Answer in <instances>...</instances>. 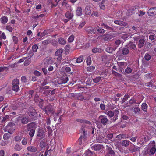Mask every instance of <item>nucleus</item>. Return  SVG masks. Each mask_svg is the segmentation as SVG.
Returning a JSON list of instances; mask_svg holds the SVG:
<instances>
[{"mask_svg": "<svg viewBox=\"0 0 156 156\" xmlns=\"http://www.w3.org/2000/svg\"><path fill=\"white\" fill-rule=\"evenodd\" d=\"M153 146L152 147L150 145V144L149 145V148H148L147 150L145 151L144 152V154L145 155L147 154H149V155H152L154 154L156 151V149L154 147L155 146V143L154 141H153L152 142Z\"/></svg>", "mask_w": 156, "mask_h": 156, "instance_id": "f257e3e1", "label": "nucleus"}, {"mask_svg": "<svg viewBox=\"0 0 156 156\" xmlns=\"http://www.w3.org/2000/svg\"><path fill=\"white\" fill-rule=\"evenodd\" d=\"M43 109L44 111L45 114L48 115L49 114L54 115L55 111V110L53 106L51 105L46 106Z\"/></svg>", "mask_w": 156, "mask_h": 156, "instance_id": "f03ea898", "label": "nucleus"}, {"mask_svg": "<svg viewBox=\"0 0 156 156\" xmlns=\"http://www.w3.org/2000/svg\"><path fill=\"white\" fill-rule=\"evenodd\" d=\"M12 90L18 92L20 90L19 80L17 79H14L12 82Z\"/></svg>", "mask_w": 156, "mask_h": 156, "instance_id": "7ed1b4c3", "label": "nucleus"}, {"mask_svg": "<svg viewBox=\"0 0 156 156\" xmlns=\"http://www.w3.org/2000/svg\"><path fill=\"white\" fill-rule=\"evenodd\" d=\"M27 112L29 116L31 118L34 119L36 117L37 113L33 107H30L28 109Z\"/></svg>", "mask_w": 156, "mask_h": 156, "instance_id": "20e7f679", "label": "nucleus"}, {"mask_svg": "<svg viewBox=\"0 0 156 156\" xmlns=\"http://www.w3.org/2000/svg\"><path fill=\"white\" fill-rule=\"evenodd\" d=\"M46 130L45 127H39L38 129L37 136H38L41 137L39 139H41L45 137L44 133Z\"/></svg>", "mask_w": 156, "mask_h": 156, "instance_id": "39448f33", "label": "nucleus"}, {"mask_svg": "<svg viewBox=\"0 0 156 156\" xmlns=\"http://www.w3.org/2000/svg\"><path fill=\"white\" fill-rule=\"evenodd\" d=\"M68 80L69 78L68 77L64 76L59 78L57 82L59 84H62L66 83Z\"/></svg>", "mask_w": 156, "mask_h": 156, "instance_id": "423d86ee", "label": "nucleus"}, {"mask_svg": "<svg viewBox=\"0 0 156 156\" xmlns=\"http://www.w3.org/2000/svg\"><path fill=\"white\" fill-rule=\"evenodd\" d=\"M97 27H88L86 28L85 30L88 34H95L97 31Z\"/></svg>", "mask_w": 156, "mask_h": 156, "instance_id": "0eeeda50", "label": "nucleus"}, {"mask_svg": "<svg viewBox=\"0 0 156 156\" xmlns=\"http://www.w3.org/2000/svg\"><path fill=\"white\" fill-rule=\"evenodd\" d=\"M99 119L100 120L101 123L103 125L105 126L107 125L108 122V120L107 118L104 115H101L99 116Z\"/></svg>", "mask_w": 156, "mask_h": 156, "instance_id": "6e6552de", "label": "nucleus"}, {"mask_svg": "<svg viewBox=\"0 0 156 156\" xmlns=\"http://www.w3.org/2000/svg\"><path fill=\"white\" fill-rule=\"evenodd\" d=\"M149 16H153L156 15V7L150 8L147 12Z\"/></svg>", "mask_w": 156, "mask_h": 156, "instance_id": "1a4fd4ad", "label": "nucleus"}, {"mask_svg": "<svg viewBox=\"0 0 156 156\" xmlns=\"http://www.w3.org/2000/svg\"><path fill=\"white\" fill-rule=\"evenodd\" d=\"M104 147L103 146L100 144H96L94 145H91V148L92 150L95 151H98Z\"/></svg>", "mask_w": 156, "mask_h": 156, "instance_id": "9d476101", "label": "nucleus"}, {"mask_svg": "<svg viewBox=\"0 0 156 156\" xmlns=\"http://www.w3.org/2000/svg\"><path fill=\"white\" fill-rule=\"evenodd\" d=\"M65 16L66 19L71 20L73 17L74 15L71 11H67L65 14Z\"/></svg>", "mask_w": 156, "mask_h": 156, "instance_id": "9b49d317", "label": "nucleus"}, {"mask_svg": "<svg viewBox=\"0 0 156 156\" xmlns=\"http://www.w3.org/2000/svg\"><path fill=\"white\" fill-rule=\"evenodd\" d=\"M129 150L132 152H135L137 151H139L140 147L135 145H133L129 147Z\"/></svg>", "mask_w": 156, "mask_h": 156, "instance_id": "f8f14e48", "label": "nucleus"}, {"mask_svg": "<svg viewBox=\"0 0 156 156\" xmlns=\"http://www.w3.org/2000/svg\"><path fill=\"white\" fill-rule=\"evenodd\" d=\"M127 46L128 48H129L132 50H136V45L133 42H129Z\"/></svg>", "mask_w": 156, "mask_h": 156, "instance_id": "ddd939ff", "label": "nucleus"}, {"mask_svg": "<svg viewBox=\"0 0 156 156\" xmlns=\"http://www.w3.org/2000/svg\"><path fill=\"white\" fill-rule=\"evenodd\" d=\"M114 23L120 26H126L127 24V23L126 22H125L121 20H115L114 21Z\"/></svg>", "mask_w": 156, "mask_h": 156, "instance_id": "4468645a", "label": "nucleus"}, {"mask_svg": "<svg viewBox=\"0 0 156 156\" xmlns=\"http://www.w3.org/2000/svg\"><path fill=\"white\" fill-rule=\"evenodd\" d=\"M3 130L5 131H7L9 133L12 134L15 130V129L12 127H4Z\"/></svg>", "mask_w": 156, "mask_h": 156, "instance_id": "2eb2a0df", "label": "nucleus"}, {"mask_svg": "<svg viewBox=\"0 0 156 156\" xmlns=\"http://www.w3.org/2000/svg\"><path fill=\"white\" fill-rule=\"evenodd\" d=\"M116 48L117 47L113 48L111 46H108L106 48V51L109 53H112L113 51L115 50Z\"/></svg>", "mask_w": 156, "mask_h": 156, "instance_id": "dca6fc26", "label": "nucleus"}, {"mask_svg": "<svg viewBox=\"0 0 156 156\" xmlns=\"http://www.w3.org/2000/svg\"><path fill=\"white\" fill-rule=\"evenodd\" d=\"M145 41V40L142 38H141L139 40L138 47L139 48H141L144 46Z\"/></svg>", "mask_w": 156, "mask_h": 156, "instance_id": "f3484780", "label": "nucleus"}, {"mask_svg": "<svg viewBox=\"0 0 156 156\" xmlns=\"http://www.w3.org/2000/svg\"><path fill=\"white\" fill-rule=\"evenodd\" d=\"M82 14V9L81 7H78L76 11V15L77 16H80Z\"/></svg>", "mask_w": 156, "mask_h": 156, "instance_id": "a211bd4d", "label": "nucleus"}, {"mask_svg": "<svg viewBox=\"0 0 156 156\" xmlns=\"http://www.w3.org/2000/svg\"><path fill=\"white\" fill-rule=\"evenodd\" d=\"M0 20L2 23L5 24L8 22V18L6 16H3L1 18Z\"/></svg>", "mask_w": 156, "mask_h": 156, "instance_id": "6ab92c4d", "label": "nucleus"}, {"mask_svg": "<svg viewBox=\"0 0 156 156\" xmlns=\"http://www.w3.org/2000/svg\"><path fill=\"white\" fill-rule=\"evenodd\" d=\"M148 106L146 103H143L141 105V109L142 110L145 112H147V111Z\"/></svg>", "mask_w": 156, "mask_h": 156, "instance_id": "aec40b11", "label": "nucleus"}, {"mask_svg": "<svg viewBox=\"0 0 156 156\" xmlns=\"http://www.w3.org/2000/svg\"><path fill=\"white\" fill-rule=\"evenodd\" d=\"M91 12V10L90 9V7L89 6L86 7L85 9V13L86 15H89Z\"/></svg>", "mask_w": 156, "mask_h": 156, "instance_id": "412c9836", "label": "nucleus"}, {"mask_svg": "<svg viewBox=\"0 0 156 156\" xmlns=\"http://www.w3.org/2000/svg\"><path fill=\"white\" fill-rule=\"evenodd\" d=\"M58 43L62 45H64L66 44V40L63 38L60 37L58 38Z\"/></svg>", "mask_w": 156, "mask_h": 156, "instance_id": "4be33fe9", "label": "nucleus"}, {"mask_svg": "<svg viewBox=\"0 0 156 156\" xmlns=\"http://www.w3.org/2000/svg\"><path fill=\"white\" fill-rule=\"evenodd\" d=\"M27 149L32 152H35L37 151V148L33 146L28 147Z\"/></svg>", "mask_w": 156, "mask_h": 156, "instance_id": "5701e85b", "label": "nucleus"}, {"mask_svg": "<svg viewBox=\"0 0 156 156\" xmlns=\"http://www.w3.org/2000/svg\"><path fill=\"white\" fill-rule=\"evenodd\" d=\"M63 49L62 48H60L58 49L55 53V55L56 56L62 55L63 53Z\"/></svg>", "mask_w": 156, "mask_h": 156, "instance_id": "b1692460", "label": "nucleus"}, {"mask_svg": "<svg viewBox=\"0 0 156 156\" xmlns=\"http://www.w3.org/2000/svg\"><path fill=\"white\" fill-rule=\"evenodd\" d=\"M132 69L131 68L127 67L125 69V72L124 74L125 75L130 74L132 73Z\"/></svg>", "mask_w": 156, "mask_h": 156, "instance_id": "393cba45", "label": "nucleus"}, {"mask_svg": "<svg viewBox=\"0 0 156 156\" xmlns=\"http://www.w3.org/2000/svg\"><path fill=\"white\" fill-rule=\"evenodd\" d=\"M107 150L109 154L112 155H114L115 152L114 150L112 149V148L108 146H107Z\"/></svg>", "mask_w": 156, "mask_h": 156, "instance_id": "a878e982", "label": "nucleus"}, {"mask_svg": "<svg viewBox=\"0 0 156 156\" xmlns=\"http://www.w3.org/2000/svg\"><path fill=\"white\" fill-rule=\"evenodd\" d=\"M21 123L23 124H27L28 122V119L26 117H23L21 119Z\"/></svg>", "mask_w": 156, "mask_h": 156, "instance_id": "bb28decb", "label": "nucleus"}, {"mask_svg": "<svg viewBox=\"0 0 156 156\" xmlns=\"http://www.w3.org/2000/svg\"><path fill=\"white\" fill-rule=\"evenodd\" d=\"M84 58L83 55H81L78 57L76 60V62L78 63H80L83 61Z\"/></svg>", "mask_w": 156, "mask_h": 156, "instance_id": "cd10ccee", "label": "nucleus"}, {"mask_svg": "<svg viewBox=\"0 0 156 156\" xmlns=\"http://www.w3.org/2000/svg\"><path fill=\"white\" fill-rule=\"evenodd\" d=\"M102 26H103V28L105 29H106L108 30H112V28L110 27L107 24L104 23H102L101 24Z\"/></svg>", "mask_w": 156, "mask_h": 156, "instance_id": "c85d7f7f", "label": "nucleus"}, {"mask_svg": "<svg viewBox=\"0 0 156 156\" xmlns=\"http://www.w3.org/2000/svg\"><path fill=\"white\" fill-rule=\"evenodd\" d=\"M129 97L130 96L129 95L126 94L121 101V104L124 103Z\"/></svg>", "mask_w": 156, "mask_h": 156, "instance_id": "c756f323", "label": "nucleus"}, {"mask_svg": "<svg viewBox=\"0 0 156 156\" xmlns=\"http://www.w3.org/2000/svg\"><path fill=\"white\" fill-rule=\"evenodd\" d=\"M129 50L127 48H123L122 50V53L123 55H126L129 53Z\"/></svg>", "mask_w": 156, "mask_h": 156, "instance_id": "7c9ffc66", "label": "nucleus"}, {"mask_svg": "<svg viewBox=\"0 0 156 156\" xmlns=\"http://www.w3.org/2000/svg\"><path fill=\"white\" fill-rule=\"evenodd\" d=\"M138 10V9L136 7H133L129 10L130 12L132 13L133 14L135 13Z\"/></svg>", "mask_w": 156, "mask_h": 156, "instance_id": "2f4dec72", "label": "nucleus"}, {"mask_svg": "<svg viewBox=\"0 0 156 156\" xmlns=\"http://www.w3.org/2000/svg\"><path fill=\"white\" fill-rule=\"evenodd\" d=\"M75 36L73 35H71L68 38V41L69 43L72 42L74 40Z\"/></svg>", "mask_w": 156, "mask_h": 156, "instance_id": "473e14b6", "label": "nucleus"}, {"mask_svg": "<svg viewBox=\"0 0 156 156\" xmlns=\"http://www.w3.org/2000/svg\"><path fill=\"white\" fill-rule=\"evenodd\" d=\"M118 65L119 67L125 68V66H126L127 64L126 62H120L118 63Z\"/></svg>", "mask_w": 156, "mask_h": 156, "instance_id": "72a5a7b5", "label": "nucleus"}, {"mask_svg": "<svg viewBox=\"0 0 156 156\" xmlns=\"http://www.w3.org/2000/svg\"><path fill=\"white\" fill-rule=\"evenodd\" d=\"M86 22L85 21L80 22L78 27V29L79 30L81 29L84 26Z\"/></svg>", "mask_w": 156, "mask_h": 156, "instance_id": "f704fd0d", "label": "nucleus"}, {"mask_svg": "<svg viewBox=\"0 0 156 156\" xmlns=\"http://www.w3.org/2000/svg\"><path fill=\"white\" fill-rule=\"evenodd\" d=\"M112 38V37L111 35H108L103 38V40L104 41H107L110 40Z\"/></svg>", "mask_w": 156, "mask_h": 156, "instance_id": "c9c22d12", "label": "nucleus"}, {"mask_svg": "<svg viewBox=\"0 0 156 156\" xmlns=\"http://www.w3.org/2000/svg\"><path fill=\"white\" fill-rule=\"evenodd\" d=\"M92 79L90 78H88L86 82L87 85L90 86L91 85Z\"/></svg>", "mask_w": 156, "mask_h": 156, "instance_id": "e433bc0d", "label": "nucleus"}, {"mask_svg": "<svg viewBox=\"0 0 156 156\" xmlns=\"http://www.w3.org/2000/svg\"><path fill=\"white\" fill-rule=\"evenodd\" d=\"M6 36L4 32L2 33L0 31V39H5L6 38Z\"/></svg>", "mask_w": 156, "mask_h": 156, "instance_id": "4c0bfd02", "label": "nucleus"}, {"mask_svg": "<svg viewBox=\"0 0 156 156\" xmlns=\"http://www.w3.org/2000/svg\"><path fill=\"white\" fill-rule=\"evenodd\" d=\"M87 64L88 65H90L91 63V58L90 56H88L86 59Z\"/></svg>", "mask_w": 156, "mask_h": 156, "instance_id": "58836bf2", "label": "nucleus"}, {"mask_svg": "<svg viewBox=\"0 0 156 156\" xmlns=\"http://www.w3.org/2000/svg\"><path fill=\"white\" fill-rule=\"evenodd\" d=\"M46 143L43 140H41L40 142V146L41 148H43L46 147Z\"/></svg>", "mask_w": 156, "mask_h": 156, "instance_id": "ea45409f", "label": "nucleus"}, {"mask_svg": "<svg viewBox=\"0 0 156 156\" xmlns=\"http://www.w3.org/2000/svg\"><path fill=\"white\" fill-rule=\"evenodd\" d=\"M31 63V60L30 58L27 59V60L25 61L24 64L25 66H28Z\"/></svg>", "mask_w": 156, "mask_h": 156, "instance_id": "a19ab883", "label": "nucleus"}, {"mask_svg": "<svg viewBox=\"0 0 156 156\" xmlns=\"http://www.w3.org/2000/svg\"><path fill=\"white\" fill-rule=\"evenodd\" d=\"M42 71L44 75H48L49 73L48 72V70L45 67H43L42 69Z\"/></svg>", "mask_w": 156, "mask_h": 156, "instance_id": "79ce46f5", "label": "nucleus"}, {"mask_svg": "<svg viewBox=\"0 0 156 156\" xmlns=\"http://www.w3.org/2000/svg\"><path fill=\"white\" fill-rule=\"evenodd\" d=\"M101 77L98 76L93 79V82L96 83L99 82L101 80Z\"/></svg>", "mask_w": 156, "mask_h": 156, "instance_id": "37998d69", "label": "nucleus"}, {"mask_svg": "<svg viewBox=\"0 0 156 156\" xmlns=\"http://www.w3.org/2000/svg\"><path fill=\"white\" fill-rule=\"evenodd\" d=\"M98 74L100 76H106L107 75L106 74V72L105 71H101V70H99L98 72Z\"/></svg>", "mask_w": 156, "mask_h": 156, "instance_id": "c03bdc74", "label": "nucleus"}, {"mask_svg": "<svg viewBox=\"0 0 156 156\" xmlns=\"http://www.w3.org/2000/svg\"><path fill=\"white\" fill-rule=\"evenodd\" d=\"M32 48L33 52H37L38 47L37 45L35 44L33 45Z\"/></svg>", "mask_w": 156, "mask_h": 156, "instance_id": "a18cd8bd", "label": "nucleus"}, {"mask_svg": "<svg viewBox=\"0 0 156 156\" xmlns=\"http://www.w3.org/2000/svg\"><path fill=\"white\" fill-rule=\"evenodd\" d=\"M95 67L94 66H90L87 68V70L88 71L92 72L94 70Z\"/></svg>", "mask_w": 156, "mask_h": 156, "instance_id": "49530a36", "label": "nucleus"}, {"mask_svg": "<svg viewBox=\"0 0 156 156\" xmlns=\"http://www.w3.org/2000/svg\"><path fill=\"white\" fill-rule=\"evenodd\" d=\"M126 137V135L125 134H120L116 136V138L119 139H121L124 138V137Z\"/></svg>", "mask_w": 156, "mask_h": 156, "instance_id": "de8ad7c7", "label": "nucleus"}, {"mask_svg": "<svg viewBox=\"0 0 156 156\" xmlns=\"http://www.w3.org/2000/svg\"><path fill=\"white\" fill-rule=\"evenodd\" d=\"M133 112L135 114H138L140 111V109L138 107H135L133 108Z\"/></svg>", "mask_w": 156, "mask_h": 156, "instance_id": "09e8293b", "label": "nucleus"}, {"mask_svg": "<svg viewBox=\"0 0 156 156\" xmlns=\"http://www.w3.org/2000/svg\"><path fill=\"white\" fill-rule=\"evenodd\" d=\"M107 114L109 117H113L114 115V113L113 111H109L108 112Z\"/></svg>", "mask_w": 156, "mask_h": 156, "instance_id": "8fccbe9b", "label": "nucleus"}, {"mask_svg": "<svg viewBox=\"0 0 156 156\" xmlns=\"http://www.w3.org/2000/svg\"><path fill=\"white\" fill-rule=\"evenodd\" d=\"M12 39L13 41V42L15 44H17L18 41V37L16 36H13L12 37Z\"/></svg>", "mask_w": 156, "mask_h": 156, "instance_id": "3c124183", "label": "nucleus"}, {"mask_svg": "<svg viewBox=\"0 0 156 156\" xmlns=\"http://www.w3.org/2000/svg\"><path fill=\"white\" fill-rule=\"evenodd\" d=\"M129 141L126 140H124L122 143V145L124 146H126L129 145Z\"/></svg>", "mask_w": 156, "mask_h": 156, "instance_id": "603ef678", "label": "nucleus"}, {"mask_svg": "<svg viewBox=\"0 0 156 156\" xmlns=\"http://www.w3.org/2000/svg\"><path fill=\"white\" fill-rule=\"evenodd\" d=\"M6 29L9 31V32H11L13 30L12 27L10 25H7L6 27Z\"/></svg>", "mask_w": 156, "mask_h": 156, "instance_id": "864d4df0", "label": "nucleus"}, {"mask_svg": "<svg viewBox=\"0 0 156 156\" xmlns=\"http://www.w3.org/2000/svg\"><path fill=\"white\" fill-rule=\"evenodd\" d=\"M46 123L47 125V127H50L49 126H50L51 123V122L50 118H47L46 119Z\"/></svg>", "mask_w": 156, "mask_h": 156, "instance_id": "5fc2aeb1", "label": "nucleus"}, {"mask_svg": "<svg viewBox=\"0 0 156 156\" xmlns=\"http://www.w3.org/2000/svg\"><path fill=\"white\" fill-rule=\"evenodd\" d=\"M14 149L16 151H20L21 150V148L19 145L17 144L15 146Z\"/></svg>", "mask_w": 156, "mask_h": 156, "instance_id": "6e6d98bb", "label": "nucleus"}, {"mask_svg": "<svg viewBox=\"0 0 156 156\" xmlns=\"http://www.w3.org/2000/svg\"><path fill=\"white\" fill-rule=\"evenodd\" d=\"M129 103L130 105H132L133 104H136V101L134 98H131L129 101Z\"/></svg>", "mask_w": 156, "mask_h": 156, "instance_id": "4d7b16f0", "label": "nucleus"}, {"mask_svg": "<svg viewBox=\"0 0 156 156\" xmlns=\"http://www.w3.org/2000/svg\"><path fill=\"white\" fill-rule=\"evenodd\" d=\"M100 50L99 48H94L92 49V51L94 53L99 52Z\"/></svg>", "mask_w": 156, "mask_h": 156, "instance_id": "13d9d810", "label": "nucleus"}, {"mask_svg": "<svg viewBox=\"0 0 156 156\" xmlns=\"http://www.w3.org/2000/svg\"><path fill=\"white\" fill-rule=\"evenodd\" d=\"M50 88V86H47L44 87H41L40 88V90L42 91L44 90H46L49 89Z\"/></svg>", "mask_w": 156, "mask_h": 156, "instance_id": "bf43d9fd", "label": "nucleus"}, {"mask_svg": "<svg viewBox=\"0 0 156 156\" xmlns=\"http://www.w3.org/2000/svg\"><path fill=\"white\" fill-rule=\"evenodd\" d=\"M50 42L51 44L54 46H55L57 45V42L55 39H53L50 41Z\"/></svg>", "mask_w": 156, "mask_h": 156, "instance_id": "052dcab7", "label": "nucleus"}, {"mask_svg": "<svg viewBox=\"0 0 156 156\" xmlns=\"http://www.w3.org/2000/svg\"><path fill=\"white\" fill-rule=\"evenodd\" d=\"M144 58L146 60L149 61L151 58V55L148 54H146L144 56Z\"/></svg>", "mask_w": 156, "mask_h": 156, "instance_id": "680f3d73", "label": "nucleus"}, {"mask_svg": "<svg viewBox=\"0 0 156 156\" xmlns=\"http://www.w3.org/2000/svg\"><path fill=\"white\" fill-rule=\"evenodd\" d=\"M77 98L78 100L83 101L84 99V97L82 94H78L77 96Z\"/></svg>", "mask_w": 156, "mask_h": 156, "instance_id": "e2e57ef3", "label": "nucleus"}, {"mask_svg": "<svg viewBox=\"0 0 156 156\" xmlns=\"http://www.w3.org/2000/svg\"><path fill=\"white\" fill-rule=\"evenodd\" d=\"M104 139V137H103L102 136H99V137L98 138V139L97 140L98 142L100 143H101L102 142H103Z\"/></svg>", "mask_w": 156, "mask_h": 156, "instance_id": "0e129e2a", "label": "nucleus"}, {"mask_svg": "<svg viewBox=\"0 0 156 156\" xmlns=\"http://www.w3.org/2000/svg\"><path fill=\"white\" fill-rule=\"evenodd\" d=\"M9 118V115H6L3 118V119L2 120V122H4L7 120H8Z\"/></svg>", "mask_w": 156, "mask_h": 156, "instance_id": "69168bd1", "label": "nucleus"}, {"mask_svg": "<svg viewBox=\"0 0 156 156\" xmlns=\"http://www.w3.org/2000/svg\"><path fill=\"white\" fill-rule=\"evenodd\" d=\"M50 43V41L49 39L44 40L42 41V43L44 45H47Z\"/></svg>", "mask_w": 156, "mask_h": 156, "instance_id": "338daca9", "label": "nucleus"}, {"mask_svg": "<svg viewBox=\"0 0 156 156\" xmlns=\"http://www.w3.org/2000/svg\"><path fill=\"white\" fill-rule=\"evenodd\" d=\"M34 73L35 75L37 76H40L41 75V73L39 71L37 70L34 71Z\"/></svg>", "mask_w": 156, "mask_h": 156, "instance_id": "774afa93", "label": "nucleus"}]
</instances>
